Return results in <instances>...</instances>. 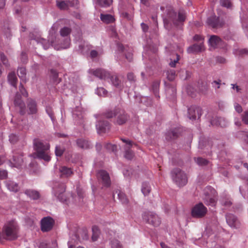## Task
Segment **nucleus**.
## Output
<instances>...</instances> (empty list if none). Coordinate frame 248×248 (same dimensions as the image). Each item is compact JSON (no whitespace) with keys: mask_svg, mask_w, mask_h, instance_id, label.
Returning a JSON list of instances; mask_svg holds the SVG:
<instances>
[{"mask_svg":"<svg viewBox=\"0 0 248 248\" xmlns=\"http://www.w3.org/2000/svg\"><path fill=\"white\" fill-rule=\"evenodd\" d=\"M25 194L31 199L37 200L40 198L39 192L34 190H28L25 191Z\"/></svg>","mask_w":248,"mask_h":248,"instance_id":"obj_27","label":"nucleus"},{"mask_svg":"<svg viewBox=\"0 0 248 248\" xmlns=\"http://www.w3.org/2000/svg\"><path fill=\"white\" fill-rule=\"evenodd\" d=\"M118 49L121 52L124 53L125 54V58L129 61L131 62L133 59V55L130 51H127V47H125L121 44H117Z\"/></svg>","mask_w":248,"mask_h":248,"instance_id":"obj_20","label":"nucleus"},{"mask_svg":"<svg viewBox=\"0 0 248 248\" xmlns=\"http://www.w3.org/2000/svg\"><path fill=\"white\" fill-rule=\"evenodd\" d=\"M203 49V45L202 43L200 44H195L190 46L187 49L188 53H194L201 51Z\"/></svg>","mask_w":248,"mask_h":248,"instance_id":"obj_23","label":"nucleus"},{"mask_svg":"<svg viewBox=\"0 0 248 248\" xmlns=\"http://www.w3.org/2000/svg\"><path fill=\"white\" fill-rule=\"evenodd\" d=\"M127 78L128 80L130 81H134L135 77L133 73H128L127 75Z\"/></svg>","mask_w":248,"mask_h":248,"instance_id":"obj_57","label":"nucleus"},{"mask_svg":"<svg viewBox=\"0 0 248 248\" xmlns=\"http://www.w3.org/2000/svg\"><path fill=\"white\" fill-rule=\"evenodd\" d=\"M67 2L68 5V7H73L76 6L78 4V0H68L67 1Z\"/></svg>","mask_w":248,"mask_h":248,"instance_id":"obj_56","label":"nucleus"},{"mask_svg":"<svg viewBox=\"0 0 248 248\" xmlns=\"http://www.w3.org/2000/svg\"><path fill=\"white\" fill-rule=\"evenodd\" d=\"M57 6L61 10L67 9L68 7V5L66 1H61L60 2L57 1Z\"/></svg>","mask_w":248,"mask_h":248,"instance_id":"obj_42","label":"nucleus"},{"mask_svg":"<svg viewBox=\"0 0 248 248\" xmlns=\"http://www.w3.org/2000/svg\"><path fill=\"white\" fill-rule=\"evenodd\" d=\"M89 72L101 79H110L113 86L118 88L121 87V80L116 74H111L102 68H98L95 70L90 69Z\"/></svg>","mask_w":248,"mask_h":248,"instance_id":"obj_3","label":"nucleus"},{"mask_svg":"<svg viewBox=\"0 0 248 248\" xmlns=\"http://www.w3.org/2000/svg\"><path fill=\"white\" fill-rule=\"evenodd\" d=\"M22 156L23 154L21 151L14 152L12 160H10L12 166L17 168L20 167L23 162Z\"/></svg>","mask_w":248,"mask_h":248,"instance_id":"obj_11","label":"nucleus"},{"mask_svg":"<svg viewBox=\"0 0 248 248\" xmlns=\"http://www.w3.org/2000/svg\"><path fill=\"white\" fill-rule=\"evenodd\" d=\"M97 177L100 180H102V183L106 186H110L111 181L108 173L104 170H100L97 173Z\"/></svg>","mask_w":248,"mask_h":248,"instance_id":"obj_15","label":"nucleus"},{"mask_svg":"<svg viewBox=\"0 0 248 248\" xmlns=\"http://www.w3.org/2000/svg\"><path fill=\"white\" fill-rule=\"evenodd\" d=\"M9 82L14 87H16V82L17 80L16 74L14 72H12L8 75V76Z\"/></svg>","mask_w":248,"mask_h":248,"instance_id":"obj_31","label":"nucleus"},{"mask_svg":"<svg viewBox=\"0 0 248 248\" xmlns=\"http://www.w3.org/2000/svg\"><path fill=\"white\" fill-rule=\"evenodd\" d=\"M60 171L61 177H68L71 176L73 173V171L70 168L65 166L62 167Z\"/></svg>","mask_w":248,"mask_h":248,"instance_id":"obj_26","label":"nucleus"},{"mask_svg":"<svg viewBox=\"0 0 248 248\" xmlns=\"http://www.w3.org/2000/svg\"><path fill=\"white\" fill-rule=\"evenodd\" d=\"M180 134L179 129H175L167 133L166 139L167 140L174 139L177 138Z\"/></svg>","mask_w":248,"mask_h":248,"instance_id":"obj_30","label":"nucleus"},{"mask_svg":"<svg viewBox=\"0 0 248 248\" xmlns=\"http://www.w3.org/2000/svg\"><path fill=\"white\" fill-rule=\"evenodd\" d=\"M60 32L62 36H67L70 34L71 32V29L69 27H64L61 29Z\"/></svg>","mask_w":248,"mask_h":248,"instance_id":"obj_37","label":"nucleus"},{"mask_svg":"<svg viewBox=\"0 0 248 248\" xmlns=\"http://www.w3.org/2000/svg\"><path fill=\"white\" fill-rule=\"evenodd\" d=\"M221 80H218V81L215 80L212 82V84H215L214 87L215 88L219 89L220 88Z\"/></svg>","mask_w":248,"mask_h":248,"instance_id":"obj_61","label":"nucleus"},{"mask_svg":"<svg viewBox=\"0 0 248 248\" xmlns=\"http://www.w3.org/2000/svg\"><path fill=\"white\" fill-rule=\"evenodd\" d=\"M28 108L30 111L29 113L30 114H35L37 111L36 103L31 99L28 100Z\"/></svg>","mask_w":248,"mask_h":248,"instance_id":"obj_21","label":"nucleus"},{"mask_svg":"<svg viewBox=\"0 0 248 248\" xmlns=\"http://www.w3.org/2000/svg\"><path fill=\"white\" fill-rule=\"evenodd\" d=\"M141 190L144 196H147L151 191V187H142Z\"/></svg>","mask_w":248,"mask_h":248,"instance_id":"obj_54","label":"nucleus"},{"mask_svg":"<svg viewBox=\"0 0 248 248\" xmlns=\"http://www.w3.org/2000/svg\"><path fill=\"white\" fill-rule=\"evenodd\" d=\"M211 124L212 125H219L221 127L226 126V122L225 120L221 117H216L211 120Z\"/></svg>","mask_w":248,"mask_h":248,"instance_id":"obj_22","label":"nucleus"},{"mask_svg":"<svg viewBox=\"0 0 248 248\" xmlns=\"http://www.w3.org/2000/svg\"><path fill=\"white\" fill-rule=\"evenodd\" d=\"M171 176L176 185L185 186L187 183L186 174L179 168L174 169L171 171Z\"/></svg>","mask_w":248,"mask_h":248,"instance_id":"obj_5","label":"nucleus"},{"mask_svg":"<svg viewBox=\"0 0 248 248\" xmlns=\"http://www.w3.org/2000/svg\"><path fill=\"white\" fill-rule=\"evenodd\" d=\"M64 151V148L60 146H56L55 147V153L57 156H61Z\"/></svg>","mask_w":248,"mask_h":248,"instance_id":"obj_43","label":"nucleus"},{"mask_svg":"<svg viewBox=\"0 0 248 248\" xmlns=\"http://www.w3.org/2000/svg\"><path fill=\"white\" fill-rule=\"evenodd\" d=\"M42 44L45 49H47L48 48L50 45L54 46V47L55 49L58 50L60 48L54 45V42L52 40H51V43H50L48 41H46V40L43 39Z\"/></svg>","mask_w":248,"mask_h":248,"instance_id":"obj_34","label":"nucleus"},{"mask_svg":"<svg viewBox=\"0 0 248 248\" xmlns=\"http://www.w3.org/2000/svg\"><path fill=\"white\" fill-rule=\"evenodd\" d=\"M119 108H116L113 110H108L104 113V116L108 119L116 117Z\"/></svg>","mask_w":248,"mask_h":248,"instance_id":"obj_33","label":"nucleus"},{"mask_svg":"<svg viewBox=\"0 0 248 248\" xmlns=\"http://www.w3.org/2000/svg\"><path fill=\"white\" fill-rule=\"evenodd\" d=\"M220 4L222 6L230 8L231 6V3L229 0H220Z\"/></svg>","mask_w":248,"mask_h":248,"instance_id":"obj_52","label":"nucleus"},{"mask_svg":"<svg viewBox=\"0 0 248 248\" xmlns=\"http://www.w3.org/2000/svg\"><path fill=\"white\" fill-rule=\"evenodd\" d=\"M21 98L20 95L17 93L15 96L14 103L16 107H19V113L23 115L26 113V106Z\"/></svg>","mask_w":248,"mask_h":248,"instance_id":"obj_17","label":"nucleus"},{"mask_svg":"<svg viewBox=\"0 0 248 248\" xmlns=\"http://www.w3.org/2000/svg\"><path fill=\"white\" fill-rule=\"evenodd\" d=\"M0 59L2 62L3 65L6 67H9L10 66V63L7 57L4 55L3 53H0Z\"/></svg>","mask_w":248,"mask_h":248,"instance_id":"obj_36","label":"nucleus"},{"mask_svg":"<svg viewBox=\"0 0 248 248\" xmlns=\"http://www.w3.org/2000/svg\"><path fill=\"white\" fill-rule=\"evenodd\" d=\"M8 172L5 170H0V180L4 179L7 178Z\"/></svg>","mask_w":248,"mask_h":248,"instance_id":"obj_55","label":"nucleus"},{"mask_svg":"<svg viewBox=\"0 0 248 248\" xmlns=\"http://www.w3.org/2000/svg\"><path fill=\"white\" fill-rule=\"evenodd\" d=\"M97 94L100 96H105L108 93L107 91L102 87L98 88L96 90Z\"/></svg>","mask_w":248,"mask_h":248,"instance_id":"obj_46","label":"nucleus"},{"mask_svg":"<svg viewBox=\"0 0 248 248\" xmlns=\"http://www.w3.org/2000/svg\"><path fill=\"white\" fill-rule=\"evenodd\" d=\"M54 189L55 195L61 202H67V198L64 193L65 189L64 187H55Z\"/></svg>","mask_w":248,"mask_h":248,"instance_id":"obj_19","label":"nucleus"},{"mask_svg":"<svg viewBox=\"0 0 248 248\" xmlns=\"http://www.w3.org/2000/svg\"><path fill=\"white\" fill-rule=\"evenodd\" d=\"M19 90L21 93L24 96L27 97L28 96V93L27 92L25 89L24 88L22 83L21 82L19 87Z\"/></svg>","mask_w":248,"mask_h":248,"instance_id":"obj_51","label":"nucleus"},{"mask_svg":"<svg viewBox=\"0 0 248 248\" xmlns=\"http://www.w3.org/2000/svg\"><path fill=\"white\" fill-rule=\"evenodd\" d=\"M207 212V208L202 202H200L192 208L191 216L195 218H202L205 216Z\"/></svg>","mask_w":248,"mask_h":248,"instance_id":"obj_7","label":"nucleus"},{"mask_svg":"<svg viewBox=\"0 0 248 248\" xmlns=\"http://www.w3.org/2000/svg\"><path fill=\"white\" fill-rule=\"evenodd\" d=\"M232 88L234 90H236L237 93H240L241 92L242 89L236 84H232Z\"/></svg>","mask_w":248,"mask_h":248,"instance_id":"obj_60","label":"nucleus"},{"mask_svg":"<svg viewBox=\"0 0 248 248\" xmlns=\"http://www.w3.org/2000/svg\"><path fill=\"white\" fill-rule=\"evenodd\" d=\"M41 230L43 232H47L53 228L54 220L50 217H43L41 220Z\"/></svg>","mask_w":248,"mask_h":248,"instance_id":"obj_9","label":"nucleus"},{"mask_svg":"<svg viewBox=\"0 0 248 248\" xmlns=\"http://www.w3.org/2000/svg\"><path fill=\"white\" fill-rule=\"evenodd\" d=\"M166 15L163 17V21L166 29H169L170 23L175 26L182 25L186 19V14L184 10H179L177 14L171 6L166 7Z\"/></svg>","mask_w":248,"mask_h":248,"instance_id":"obj_1","label":"nucleus"},{"mask_svg":"<svg viewBox=\"0 0 248 248\" xmlns=\"http://www.w3.org/2000/svg\"><path fill=\"white\" fill-rule=\"evenodd\" d=\"M195 161L197 162V163L201 166H204L208 164V161L207 160L203 158L202 157H198L197 158H195Z\"/></svg>","mask_w":248,"mask_h":248,"instance_id":"obj_45","label":"nucleus"},{"mask_svg":"<svg viewBox=\"0 0 248 248\" xmlns=\"http://www.w3.org/2000/svg\"><path fill=\"white\" fill-rule=\"evenodd\" d=\"M143 218L147 223L155 227L158 226L161 223L160 218L156 214L151 212L145 213Z\"/></svg>","mask_w":248,"mask_h":248,"instance_id":"obj_8","label":"nucleus"},{"mask_svg":"<svg viewBox=\"0 0 248 248\" xmlns=\"http://www.w3.org/2000/svg\"><path fill=\"white\" fill-rule=\"evenodd\" d=\"M114 124L118 125H123L126 123L129 120V116L125 113L124 110L119 108L116 116Z\"/></svg>","mask_w":248,"mask_h":248,"instance_id":"obj_10","label":"nucleus"},{"mask_svg":"<svg viewBox=\"0 0 248 248\" xmlns=\"http://www.w3.org/2000/svg\"><path fill=\"white\" fill-rule=\"evenodd\" d=\"M121 140L123 142L125 143L124 147L125 150V157L129 160L132 159L134 156V153L133 151L130 150V148L133 145L132 142L130 140H126L124 139H121Z\"/></svg>","mask_w":248,"mask_h":248,"instance_id":"obj_14","label":"nucleus"},{"mask_svg":"<svg viewBox=\"0 0 248 248\" xmlns=\"http://www.w3.org/2000/svg\"><path fill=\"white\" fill-rule=\"evenodd\" d=\"M207 23L213 28H217L222 27L224 22L216 16H213L208 18Z\"/></svg>","mask_w":248,"mask_h":248,"instance_id":"obj_13","label":"nucleus"},{"mask_svg":"<svg viewBox=\"0 0 248 248\" xmlns=\"http://www.w3.org/2000/svg\"><path fill=\"white\" fill-rule=\"evenodd\" d=\"M100 18L103 22L107 24L112 23L115 20L112 16L108 14L104 15L101 14L100 15Z\"/></svg>","mask_w":248,"mask_h":248,"instance_id":"obj_28","label":"nucleus"},{"mask_svg":"<svg viewBox=\"0 0 248 248\" xmlns=\"http://www.w3.org/2000/svg\"><path fill=\"white\" fill-rule=\"evenodd\" d=\"M70 44V39L69 38H66L63 44L61 45L60 48H67L69 47Z\"/></svg>","mask_w":248,"mask_h":248,"instance_id":"obj_49","label":"nucleus"},{"mask_svg":"<svg viewBox=\"0 0 248 248\" xmlns=\"http://www.w3.org/2000/svg\"><path fill=\"white\" fill-rule=\"evenodd\" d=\"M33 145L39 158L47 162L50 160L51 157L49 154L50 145L48 143L44 142L39 139H35Z\"/></svg>","mask_w":248,"mask_h":248,"instance_id":"obj_4","label":"nucleus"},{"mask_svg":"<svg viewBox=\"0 0 248 248\" xmlns=\"http://www.w3.org/2000/svg\"><path fill=\"white\" fill-rule=\"evenodd\" d=\"M18 227L16 224L11 221L7 222L3 227L2 232H0V242L4 240H14L16 239L18 234Z\"/></svg>","mask_w":248,"mask_h":248,"instance_id":"obj_2","label":"nucleus"},{"mask_svg":"<svg viewBox=\"0 0 248 248\" xmlns=\"http://www.w3.org/2000/svg\"><path fill=\"white\" fill-rule=\"evenodd\" d=\"M111 248H123L120 242L116 239H113L110 241Z\"/></svg>","mask_w":248,"mask_h":248,"instance_id":"obj_40","label":"nucleus"},{"mask_svg":"<svg viewBox=\"0 0 248 248\" xmlns=\"http://www.w3.org/2000/svg\"><path fill=\"white\" fill-rule=\"evenodd\" d=\"M234 108L236 111L238 113H241L242 112V107L238 104L235 103L234 105Z\"/></svg>","mask_w":248,"mask_h":248,"instance_id":"obj_59","label":"nucleus"},{"mask_svg":"<svg viewBox=\"0 0 248 248\" xmlns=\"http://www.w3.org/2000/svg\"><path fill=\"white\" fill-rule=\"evenodd\" d=\"M175 58L172 60L170 59V62L169 63L170 65L172 67H174L176 66V64L180 60V56L178 54L175 55Z\"/></svg>","mask_w":248,"mask_h":248,"instance_id":"obj_47","label":"nucleus"},{"mask_svg":"<svg viewBox=\"0 0 248 248\" xmlns=\"http://www.w3.org/2000/svg\"><path fill=\"white\" fill-rule=\"evenodd\" d=\"M39 248H49V247H48V244L47 243H46V242H43L41 243Z\"/></svg>","mask_w":248,"mask_h":248,"instance_id":"obj_64","label":"nucleus"},{"mask_svg":"<svg viewBox=\"0 0 248 248\" xmlns=\"http://www.w3.org/2000/svg\"><path fill=\"white\" fill-rule=\"evenodd\" d=\"M106 149L108 151L115 152L117 150V146L110 143H107L105 145Z\"/></svg>","mask_w":248,"mask_h":248,"instance_id":"obj_44","label":"nucleus"},{"mask_svg":"<svg viewBox=\"0 0 248 248\" xmlns=\"http://www.w3.org/2000/svg\"><path fill=\"white\" fill-rule=\"evenodd\" d=\"M209 42L210 45L215 48L221 44L222 40L217 36L212 35L209 40Z\"/></svg>","mask_w":248,"mask_h":248,"instance_id":"obj_24","label":"nucleus"},{"mask_svg":"<svg viewBox=\"0 0 248 248\" xmlns=\"http://www.w3.org/2000/svg\"><path fill=\"white\" fill-rule=\"evenodd\" d=\"M93 231V235H92V239L93 241H96L97 239V238L99 236V229L97 226H94L92 228Z\"/></svg>","mask_w":248,"mask_h":248,"instance_id":"obj_38","label":"nucleus"},{"mask_svg":"<svg viewBox=\"0 0 248 248\" xmlns=\"http://www.w3.org/2000/svg\"><path fill=\"white\" fill-rule=\"evenodd\" d=\"M98 133H105L110 128V124L107 121H99L96 125Z\"/></svg>","mask_w":248,"mask_h":248,"instance_id":"obj_18","label":"nucleus"},{"mask_svg":"<svg viewBox=\"0 0 248 248\" xmlns=\"http://www.w3.org/2000/svg\"><path fill=\"white\" fill-rule=\"evenodd\" d=\"M141 27L142 28V31L144 32H147L148 31V29H149L148 26L147 24H145L144 23H142L141 24Z\"/></svg>","mask_w":248,"mask_h":248,"instance_id":"obj_62","label":"nucleus"},{"mask_svg":"<svg viewBox=\"0 0 248 248\" xmlns=\"http://www.w3.org/2000/svg\"><path fill=\"white\" fill-rule=\"evenodd\" d=\"M188 114L189 118L194 120L200 118L202 114V110L199 107L191 106L188 109Z\"/></svg>","mask_w":248,"mask_h":248,"instance_id":"obj_12","label":"nucleus"},{"mask_svg":"<svg viewBox=\"0 0 248 248\" xmlns=\"http://www.w3.org/2000/svg\"><path fill=\"white\" fill-rule=\"evenodd\" d=\"M46 111L47 114H48V115L49 116V117L51 118V120H53L54 114L51 110V108H46Z\"/></svg>","mask_w":248,"mask_h":248,"instance_id":"obj_58","label":"nucleus"},{"mask_svg":"<svg viewBox=\"0 0 248 248\" xmlns=\"http://www.w3.org/2000/svg\"><path fill=\"white\" fill-rule=\"evenodd\" d=\"M18 139V136L15 134H11L9 135V141L12 144H15Z\"/></svg>","mask_w":248,"mask_h":248,"instance_id":"obj_48","label":"nucleus"},{"mask_svg":"<svg viewBox=\"0 0 248 248\" xmlns=\"http://www.w3.org/2000/svg\"><path fill=\"white\" fill-rule=\"evenodd\" d=\"M226 221L232 228H238L240 226V223L238 219L232 214H228L226 215Z\"/></svg>","mask_w":248,"mask_h":248,"instance_id":"obj_16","label":"nucleus"},{"mask_svg":"<svg viewBox=\"0 0 248 248\" xmlns=\"http://www.w3.org/2000/svg\"><path fill=\"white\" fill-rule=\"evenodd\" d=\"M205 197L203 200L207 205L214 206L216 205L217 202L216 194L217 192L215 189L211 187H207L205 190Z\"/></svg>","mask_w":248,"mask_h":248,"instance_id":"obj_6","label":"nucleus"},{"mask_svg":"<svg viewBox=\"0 0 248 248\" xmlns=\"http://www.w3.org/2000/svg\"><path fill=\"white\" fill-rule=\"evenodd\" d=\"M98 4L102 7H108L112 4V0H97Z\"/></svg>","mask_w":248,"mask_h":248,"instance_id":"obj_39","label":"nucleus"},{"mask_svg":"<svg viewBox=\"0 0 248 248\" xmlns=\"http://www.w3.org/2000/svg\"><path fill=\"white\" fill-rule=\"evenodd\" d=\"M77 144L79 147L82 149H88L91 146L89 141L82 139L77 140Z\"/></svg>","mask_w":248,"mask_h":248,"instance_id":"obj_25","label":"nucleus"},{"mask_svg":"<svg viewBox=\"0 0 248 248\" xmlns=\"http://www.w3.org/2000/svg\"><path fill=\"white\" fill-rule=\"evenodd\" d=\"M50 77L55 83H58L61 81V79L58 78V73L55 70H50Z\"/></svg>","mask_w":248,"mask_h":248,"instance_id":"obj_35","label":"nucleus"},{"mask_svg":"<svg viewBox=\"0 0 248 248\" xmlns=\"http://www.w3.org/2000/svg\"><path fill=\"white\" fill-rule=\"evenodd\" d=\"M176 77V72L174 70L170 69L167 71V78L170 81L173 80Z\"/></svg>","mask_w":248,"mask_h":248,"instance_id":"obj_41","label":"nucleus"},{"mask_svg":"<svg viewBox=\"0 0 248 248\" xmlns=\"http://www.w3.org/2000/svg\"><path fill=\"white\" fill-rule=\"evenodd\" d=\"M17 75L22 82H26V71L25 68L21 67L17 70Z\"/></svg>","mask_w":248,"mask_h":248,"instance_id":"obj_29","label":"nucleus"},{"mask_svg":"<svg viewBox=\"0 0 248 248\" xmlns=\"http://www.w3.org/2000/svg\"><path fill=\"white\" fill-rule=\"evenodd\" d=\"M77 192H78V197L79 198V199L80 200L81 199H82L83 198V195H84V193L82 192V191L78 188L77 190Z\"/></svg>","mask_w":248,"mask_h":248,"instance_id":"obj_63","label":"nucleus"},{"mask_svg":"<svg viewBox=\"0 0 248 248\" xmlns=\"http://www.w3.org/2000/svg\"><path fill=\"white\" fill-rule=\"evenodd\" d=\"M242 120L244 123L248 124V110L244 112L242 116Z\"/></svg>","mask_w":248,"mask_h":248,"instance_id":"obj_53","label":"nucleus"},{"mask_svg":"<svg viewBox=\"0 0 248 248\" xmlns=\"http://www.w3.org/2000/svg\"><path fill=\"white\" fill-rule=\"evenodd\" d=\"M160 85V82L158 80L154 81L152 86V90L155 95L157 98H159V96L158 95V90Z\"/></svg>","mask_w":248,"mask_h":248,"instance_id":"obj_32","label":"nucleus"},{"mask_svg":"<svg viewBox=\"0 0 248 248\" xmlns=\"http://www.w3.org/2000/svg\"><path fill=\"white\" fill-rule=\"evenodd\" d=\"M118 197L123 203H128V200L124 194L120 193L118 194Z\"/></svg>","mask_w":248,"mask_h":248,"instance_id":"obj_50","label":"nucleus"}]
</instances>
